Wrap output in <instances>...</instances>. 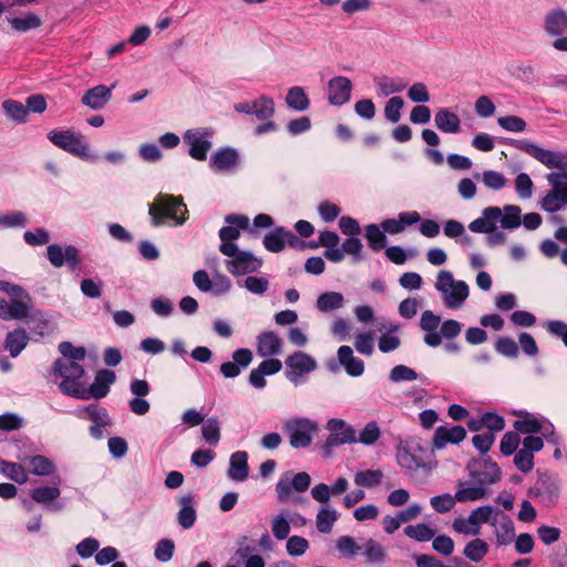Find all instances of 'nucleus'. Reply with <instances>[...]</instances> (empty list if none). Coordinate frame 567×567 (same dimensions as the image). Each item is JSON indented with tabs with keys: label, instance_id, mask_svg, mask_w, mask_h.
Instances as JSON below:
<instances>
[{
	"label": "nucleus",
	"instance_id": "5fc2aeb1",
	"mask_svg": "<svg viewBox=\"0 0 567 567\" xmlns=\"http://www.w3.org/2000/svg\"><path fill=\"white\" fill-rule=\"evenodd\" d=\"M382 478L383 473L380 470H365L355 474L354 483L359 486L371 488L378 486Z\"/></svg>",
	"mask_w": 567,
	"mask_h": 567
},
{
	"label": "nucleus",
	"instance_id": "ddd939ff",
	"mask_svg": "<svg viewBox=\"0 0 567 567\" xmlns=\"http://www.w3.org/2000/svg\"><path fill=\"white\" fill-rule=\"evenodd\" d=\"M330 431L322 449L324 456H329L334 447L343 444L357 443V431L342 419L332 417L327 423Z\"/></svg>",
	"mask_w": 567,
	"mask_h": 567
},
{
	"label": "nucleus",
	"instance_id": "f8f14e48",
	"mask_svg": "<svg viewBox=\"0 0 567 567\" xmlns=\"http://www.w3.org/2000/svg\"><path fill=\"white\" fill-rule=\"evenodd\" d=\"M48 140L56 147L80 158L89 157V144L81 133L72 130H52L48 133Z\"/></svg>",
	"mask_w": 567,
	"mask_h": 567
},
{
	"label": "nucleus",
	"instance_id": "dca6fc26",
	"mask_svg": "<svg viewBox=\"0 0 567 567\" xmlns=\"http://www.w3.org/2000/svg\"><path fill=\"white\" fill-rule=\"evenodd\" d=\"M230 257L225 261L227 270L233 276H244L258 271L262 266V259L256 257L252 252L247 250L236 251L234 255H226Z\"/></svg>",
	"mask_w": 567,
	"mask_h": 567
},
{
	"label": "nucleus",
	"instance_id": "6e6d98bb",
	"mask_svg": "<svg viewBox=\"0 0 567 567\" xmlns=\"http://www.w3.org/2000/svg\"><path fill=\"white\" fill-rule=\"evenodd\" d=\"M336 548L347 558H353L362 550L353 537L340 536L336 542Z\"/></svg>",
	"mask_w": 567,
	"mask_h": 567
},
{
	"label": "nucleus",
	"instance_id": "f257e3e1",
	"mask_svg": "<svg viewBox=\"0 0 567 567\" xmlns=\"http://www.w3.org/2000/svg\"><path fill=\"white\" fill-rule=\"evenodd\" d=\"M433 456V450L420 437H410L398 445L396 460L401 467L417 471L426 467Z\"/></svg>",
	"mask_w": 567,
	"mask_h": 567
},
{
	"label": "nucleus",
	"instance_id": "bf43d9fd",
	"mask_svg": "<svg viewBox=\"0 0 567 567\" xmlns=\"http://www.w3.org/2000/svg\"><path fill=\"white\" fill-rule=\"evenodd\" d=\"M59 351L62 354L61 359L78 362L84 360L86 350L84 347H74L69 341H63L59 344Z\"/></svg>",
	"mask_w": 567,
	"mask_h": 567
},
{
	"label": "nucleus",
	"instance_id": "052dcab7",
	"mask_svg": "<svg viewBox=\"0 0 567 567\" xmlns=\"http://www.w3.org/2000/svg\"><path fill=\"white\" fill-rule=\"evenodd\" d=\"M31 473L38 476H48L54 471L53 463L43 455H35L30 458Z\"/></svg>",
	"mask_w": 567,
	"mask_h": 567
},
{
	"label": "nucleus",
	"instance_id": "393cba45",
	"mask_svg": "<svg viewBox=\"0 0 567 567\" xmlns=\"http://www.w3.org/2000/svg\"><path fill=\"white\" fill-rule=\"evenodd\" d=\"M115 86L113 84L112 86H106L103 84L96 85L90 90H87L82 99L81 102L90 107L91 110L99 111L102 110L107 102L112 97V89Z\"/></svg>",
	"mask_w": 567,
	"mask_h": 567
},
{
	"label": "nucleus",
	"instance_id": "603ef678",
	"mask_svg": "<svg viewBox=\"0 0 567 567\" xmlns=\"http://www.w3.org/2000/svg\"><path fill=\"white\" fill-rule=\"evenodd\" d=\"M375 82L380 93L385 96L402 92L406 86L402 79H393L386 75L378 78Z\"/></svg>",
	"mask_w": 567,
	"mask_h": 567
},
{
	"label": "nucleus",
	"instance_id": "c85d7f7f",
	"mask_svg": "<svg viewBox=\"0 0 567 567\" xmlns=\"http://www.w3.org/2000/svg\"><path fill=\"white\" fill-rule=\"evenodd\" d=\"M185 141L189 144V155L197 161H205L207 153L212 147V142L198 132L187 131L185 134Z\"/></svg>",
	"mask_w": 567,
	"mask_h": 567
},
{
	"label": "nucleus",
	"instance_id": "a19ab883",
	"mask_svg": "<svg viewBox=\"0 0 567 567\" xmlns=\"http://www.w3.org/2000/svg\"><path fill=\"white\" fill-rule=\"evenodd\" d=\"M286 103L291 110L298 112L306 111L310 105L309 97L301 86H292L288 90Z\"/></svg>",
	"mask_w": 567,
	"mask_h": 567
},
{
	"label": "nucleus",
	"instance_id": "39448f33",
	"mask_svg": "<svg viewBox=\"0 0 567 567\" xmlns=\"http://www.w3.org/2000/svg\"><path fill=\"white\" fill-rule=\"evenodd\" d=\"M51 373L62 378L59 389L63 394L78 398L79 393H75V391H80L84 385L82 382L85 374L83 365L78 362L56 359L52 365Z\"/></svg>",
	"mask_w": 567,
	"mask_h": 567
},
{
	"label": "nucleus",
	"instance_id": "e433bc0d",
	"mask_svg": "<svg viewBox=\"0 0 567 567\" xmlns=\"http://www.w3.org/2000/svg\"><path fill=\"white\" fill-rule=\"evenodd\" d=\"M519 419L513 424L515 431L519 434H535L542 431L540 419L527 411L517 412Z\"/></svg>",
	"mask_w": 567,
	"mask_h": 567
},
{
	"label": "nucleus",
	"instance_id": "4d7b16f0",
	"mask_svg": "<svg viewBox=\"0 0 567 567\" xmlns=\"http://www.w3.org/2000/svg\"><path fill=\"white\" fill-rule=\"evenodd\" d=\"M31 498L39 504H47L60 496V488L56 486H40L31 489Z\"/></svg>",
	"mask_w": 567,
	"mask_h": 567
},
{
	"label": "nucleus",
	"instance_id": "338daca9",
	"mask_svg": "<svg viewBox=\"0 0 567 567\" xmlns=\"http://www.w3.org/2000/svg\"><path fill=\"white\" fill-rule=\"evenodd\" d=\"M431 506L437 512V513H447L450 512L456 503L455 495L452 496L449 493H444L441 495H435L431 497L430 499Z\"/></svg>",
	"mask_w": 567,
	"mask_h": 567
},
{
	"label": "nucleus",
	"instance_id": "9b49d317",
	"mask_svg": "<svg viewBox=\"0 0 567 567\" xmlns=\"http://www.w3.org/2000/svg\"><path fill=\"white\" fill-rule=\"evenodd\" d=\"M468 476L473 483L486 486L501 481L502 472L496 462L489 456L472 458L466 466Z\"/></svg>",
	"mask_w": 567,
	"mask_h": 567
},
{
	"label": "nucleus",
	"instance_id": "e2e57ef3",
	"mask_svg": "<svg viewBox=\"0 0 567 567\" xmlns=\"http://www.w3.org/2000/svg\"><path fill=\"white\" fill-rule=\"evenodd\" d=\"M519 443V434L516 431H508L501 440L499 451L504 456H509L516 453Z\"/></svg>",
	"mask_w": 567,
	"mask_h": 567
},
{
	"label": "nucleus",
	"instance_id": "79ce46f5",
	"mask_svg": "<svg viewBox=\"0 0 567 567\" xmlns=\"http://www.w3.org/2000/svg\"><path fill=\"white\" fill-rule=\"evenodd\" d=\"M4 114L17 123H25L28 121L29 111L24 104L16 100H6L2 103Z\"/></svg>",
	"mask_w": 567,
	"mask_h": 567
},
{
	"label": "nucleus",
	"instance_id": "423d86ee",
	"mask_svg": "<svg viewBox=\"0 0 567 567\" xmlns=\"http://www.w3.org/2000/svg\"><path fill=\"white\" fill-rule=\"evenodd\" d=\"M435 288L443 295L444 303L450 309L460 308L470 295L468 285L463 280H455L449 270L437 274Z\"/></svg>",
	"mask_w": 567,
	"mask_h": 567
},
{
	"label": "nucleus",
	"instance_id": "2eb2a0df",
	"mask_svg": "<svg viewBox=\"0 0 567 567\" xmlns=\"http://www.w3.org/2000/svg\"><path fill=\"white\" fill-rule=\"evenodd\" d=\"M286 378L298 384L302 374L310 373L318 368L317 361L308 353L303 351H295L289 354L286 360Z\"/></svg>",
	"mask_w": 567,
	"mask_h": 567
},
{
	"label": "nucleus",
	"instance_id": "c756f323",
	"mask_svg": "<svg viewBox=\"0 0 567 567\" xmlns=\"http://www.w3.org/2000/svg\"><path fill=\"white\" fill-rule=\"evenodd\" d=\"M281 346V339L274 331H264L257 337V352L260 357L279 354Z\"/></svg>",
	"mask_w": 567,
	"mask_h": 567
},
{
	"label": "nucleus",
	"instance_id": "5701e85b",
	"mask_svg": "<svg viewBox=\"0 0 567 567\" xmlns=\"http://www.w3.org/2000/svg\"><path fill=\"white\" fill-rule=\"evenodd\" d=\"M466 437V430L461 425L446 427L439 426L433 435V446L436 450L444 449L449 443L458 444Z\"/></svg>",
	"mask_w": 567,
	"mask_h": 567
},
{
	"label": "nucleus",
	"instance_id": "9d476101",
	"mask_svg": "<svg viewBox=\"0 0 567 567\" xmlns=\"http://www.w3.org/2000/svg\"><path fill=\"white\" fill-rule=\"evenodd\" d=\"M291 472H286L276 484V492L279 503H300L302 497L292 496V489L298 493L306 492L311 484V477L307 472H300L291 478Z\"/></svg>",
	"mask_w": 567,
	"mask_h": 567
},
{
	"label": "nucleus",
	"instance_id": "aec40b11",
	"mask_svg": "<svg viewBox=\"0 0 567 567\" xmlns=\"http://www.w3.org/2000/svg\"><path fill=\"white\" fill-rule=\"evenodd\" d=\"M353 85L347 76H334L328 82V101L330 105L342 106L350 101Z\"/></svg>",
	"mask_w": 567,
	"mask_h": 567
},
{
	"label": "nucleus",
	"instance_id": "a878e982",
	"mask_svg": "<svg viewBox=\"0 0 567 567\" xmlns=\"http://www.w3.org/2000/svg\"><path fill=\"white\" fill-rule=\"evenodd\" d=\"M501 217V208L488 206L482 210V216L470 223L468 229L477 234L492 233L496 228L497 218Z\"/></svg>",
	"mask_w": 567,
	"mask_h": 567
},
{
	"label": "nucleus",
	"instance_id": "0eeeda50",
	"mask_svg": "<svg viewBox=\"0 0 567 567\" xmlns=\"http://www.w3.org/2000/svg\"><path fill=\"white\" fill-rule=\"evenodd\" d=\"M225 223L228 224L219 229V251L223 255H234L238 251V246L234 243L240 236L241 229H248L251 235L257 236L258 231L255 228H249V218L245 215L229 214L225 217Z\"/></svg>",
	"mask_w": 567,
	"mask_h": 567
},
{
	"label": "nucleus",
	"instance_id": "a18cd8bd",
	"mask_svg": "<svg viewBox=\"0 0 567 567\" xmlns=\"http://www.w3.org/2000/svg\"><path fill=\"white\" fill-rule=\"evenodd\" d=\"M80 417L87 419L97 425H110L111 420L106 409L99 408L97 404H89L78 414Z\"/></svg>",
	"mask_w": 567,
	"mask_h": 567
},
{
	"label": "nucleus",
	"instance_id": "c03bdc74",
	"mask_svg": "<svg viewBox=\"0 0 567 567\" xmlns=\"http://www.w3.org/2000/svg\"><path fill=\"white\" fill-rule=\"evenodd\" d=\"M287 229L277 227L274 231L265 235L262 244L271 252H279L286 247Z\"/></svg>",
	"mask_w": 567,
	"mask_h": 567
},
{
	"label": "nucleus",
	"instance_id": "13d9d810",
	"mask_svg": "<svg viewBox=\"0 0 567 567\" xmlns=\"http://www.w3.org/2000/svg\"><path fill=\"white\" fill-rule=\"evenodd\" d=\"M175 551V543L171 538H162L156 543L154 557L161 563L169 561Z\"/></svg>",
	"mask_w": 567,
	"mask_h": 567
},
{
	"label": "nucleus",
	"instance_id": "20e7f679",
	"mask_svg": "<svg viewBox=\"0 0 567 567\" xmlns=\"http://www.w3.org/2000/svg\"><path fill=\"white\" fill-rule=\"evenodd\" d=\"M503 144L511 145L540 162L547 168L567 169V153L548 151L528 140L506 138Z\"/></svg>",
	"mask_w": 567,
	"mask_h": 567
},
{
	"label": "nucleus",
	"instance_id": "b1692460",
	"mask_svg": "<svg viewBox=\"0 0 567 567\" xmlns=\"http://www.w3.org/2000/svg\"><path fill=\"white\" fill-rule=\"evenodd\" d=\"M544 31L549 37H559L567 32V11L561 8L549 10L544 18Z\"/></svg>",
	"mask_w": 567,
	"mask_h": 567
},
{
	"label": "nucleus",
	"instance_id": "6e6552de",
	"mask_svg": "<svg viewBox=\"0 0 567 567\" xmlns=\"http://www.w3.org/2000/svg\"><path fill=\"white\" fill-rule=\"evenodd\" d=\"M319 430L318 423L308 417H295L284 424V431L289 436L293 449H306L312 443V435Z\"/></svg>",
	"mask_w": 567,
	"mask_h": 567
},
{
	"label": "nucleus",
	"instance_id": "bb28decb",
	"mask_svg": "<svg viewBox=\"0 0 567 567\" xmlns=\"http://www.w3.org/2000/svg\"><path fill=\"white\" fill-rule=\"evenodd\" d=\"M339 364H341L347 374L358 378L364 372V362L358 357H354L353 350L350 346H341L337 352Z\"/></svg>",
	"mask_w": 567,
	"mask_h": 567
},
{
	"label": "nucleus",
	"instance_id": "6ab92c4d",
	"mask_svg": "<svg viewBox=\"0 0 567 567\" xmlns=\"http://www.w3.org/2000/svg\"><path fill=\"white\" fill-rule=\"evenodd\" d=\"M240 165V156L236 148L230 146L219 147L209 159V167L216 172H233Z\"/></svg>",
	"mask_w": 567,
	"mask_h": 567
},
{
	"label": "nucleus",
	"instance_id": "0e129e2a",
	"mask_svg": "<svg viewBox=\"0 0 567 567\" xmlns=\"http://www.w3.org/2000/svg\"><path fill=\"white\" fill-rule=\"evenodd\" d=\"M495 350L507 358H517L519 353L517 343L511 337H499L495 342Z\"/></svg>",
	"mask_w": 567,
	"mask_h": 567
},
{
	"label": "nucleus",
	"instance_id": "72a5a7b5",
	"mask_svg": "<svg viewBox=\"0 0 567 567\" xmlns=\"http://www.w3.org/2000/svg\"><path fill=\"white\" fill-rule=\"evenodd\" d=\"M194 497L192 494L185 495L179 499L182 505L177 513V522L184 529H189L196 522V509L193 506Z\"/></svg>",
	"mask_w": 567,
	"mask_h": 567
},
{
	"label": "nucleus",
	"instance_id": "3c124183",
	"mask_svg": "<svg viewBox=\"0 0 567 567\" xmlns=\"http://www.w3.org/2000/svg\"><path fill=\"white\" fill-rule=\"evenodd\" d=\"M488 549L489 547L485 540L475 538L466 544L463 553L470 560L480 563L488 553Z\"/></svg>",
	"mask_w": 567,
	"mask_h": 567
},
{
	"label": "nucleus",
	"instance_id": "473e14b6",
	"mask_svg": "<svg viewBox=\"0 0 567 567\" xmlns=\"http://www.w3.org/2000/svg\"><path fill=\"white\" fill-rule=\"evenodd\" d=\"M344 306V297L341 292L326 291L318 296L316 307L320 312L329 313Z\"/></svg>",
	"mask_w": 567,
	"mask_h": 567
},
{
	"label": "nucleus",
	"instance_id": "680f3d73",
	"mask_svg": "<svg viewBox=\"0 0 567 567\" xmlns=\"http://www.w3.org/2000/svg\"><path fill=\"white\" fill-rule=\"evenodd\" d=\"M389 379L391 382L398 383L402 381H413L421 378L410 367H406L404 364H398L391 370ZM422 379L425 380V378Z\"/></svg>",
	"mask_w": 567,
	"mask_h": 567
},
{
	"label": "nucleus",
	"instance_id": "1a4fd4ad",
	"mask_svg": "<svg viewBox=\"0 0 567 567\" xmlns=\"http://www.w3.org/2000/svg\"><path fill=\"white\" fill-rule=\"evenodd\" d=\"M547 181L551 189L542 198L540 208L553 214L567 204V172L549 173Z\"/></svg>",
	"mask_w": 567,
	"mask_h": 567
},
{
	"label": "nucleus",
	"instance_id": "4468645a",
	"mask_svg": "<svg viewBox=\"0 0 567 567\" xmlns=\"http://www.w3.org/2000/svg\"><path fill=\"white\" fill-rule=\"evenodd\" d=\"M559 495V480L549 474L539 475L536 484L528 489L529 497L538 498L546 506L555 505L558 502Z\"/></svg>",
	"mask_w": 567,
	"mask_h": 567
},
{
	"label": "nucleus",
	"instance_id": "f704fd0d",
	"mask_svg": "<svg viewBox=\"0 0 567 567\" xmlns=\"http://www.w3.org/2000/svg\"><path fill=\"white\" fill-rule=\"evenodd\" d=\"M515 528L512 518L502 511L496 524V543L498 546L508 545L514 540Z\"/></svg>",
	"mask_w": 567,
	"mask_h": 567
},
{
	"label": "nucleus",
	"instance_id": "774afa93",
	"mask_svg": "<svg viewBox=\"0 0 567 567\" xmlns=\"http://www.w3.org/2000/svg\"><path fill=\"white\" fill-rule=\"evenodd\" d=\"M103 285V281L100 279L85 278L81 281L80 289L85 297L97 299L102 296Z\"/></svg>",
	"mask_w": 567,
	"mask_h": 567
},
{
	"label": "nucleus",
	"instance_id": "8fccbe9b",
	"mask_svg": "<svg viewBox=\"0 0 567 567\" xmlns=\"http://www.w3.org/2000/svg\"><path fill=\"white\" fill-rule=\"evenodd\" d=\"M202 435L208 444H218L220 440V422L217 416H212L203 422Z\"/></svg>",
	"mask_w": 567,
	"mask_h": 567
},
{
	"label": "nucleus",
	"instance_id": "7c9ffc66",
	"mask_svg": "<svg viewBox=\"0 0 567 567\" xmlns=\"http://www.w3.org/2000/svg\"><path fill=\"white\" fill-rule=\"evenodd\" d=\"M434 123L437 130L443 133L455 134L461 131V120L450 109H440L435 113Z\"/></svg>",
	"mask_w": 567,
	"mask_h": 567
},
{
	"label": "nucleus",
	"instance_id": "f3484780",
	"mask_svg": "<svg viewBox=\"0 0 567 567\" xmlns=\"http://www.w3.org/2000/svg\"><path fill=\"white\" fill-rule=\"evenodd\" d=\"M115 380L116 375L114 371L109 369H101L96 372L94 382L87 389L82 386L80 391H75V393H79L76 399H103L109 394L110 386L115 382Z\"/></svg>",
	"mask_w": 567,
	"mask_h": 567
},
{
	"label": "nucleus",
	"instance_id": "37998d69",
	"mask_svg": "<svg viewBox=\"0 0 567 567\" xmlns=\"http://www.w3.org/2000/svg\"><path fill=\"white\" fill-rule=\"evenodd\" d=\"M364 230L368 245L373 251H380L385 248L386 236L383 229L381 230V226L377 224H369L365 226Z\"/></svg>",
	"mask_w": 567,
	"mask_h": 567
},
{
	"label": "nucleus",
	"instance_id": "412c9836",
	"mask_svg": "<svg viewBox=\"0 0 567 567\" xmlns=\"http://www.w3.org/2000/svg\"><path fill=\"white\" fill-rule=\"evenodd\" d=\"M441 323V317L433 311L425 310L422 312L419 326L425 332L423 340L426 346L436 348L442 343V336L437 331Z\"/></svg>",
	"mask_w": 567,
	"mask_h": 567
},
{
	"label": "nucleus",
	"instance_id": "ea45409f",
	"mask_svg": "<svg viewBox=\"0 0 567 567\" xmlns=\"http://www.w3.org/2000/svg\"><path fill=\"white\" fill-rule=\"evenodd\" d=\"M339 516V513L329 505L321 507L316 517L317 529L322 534H329Z\"/></svg>",
	"mask_w": 567,
	"mask_h": 567
},
{
	"label": "nucleus",
	"instance_id": "2f4dec72",
	"mask_svg": "<svg viewBox=\"0 0 567 567\" xmlns=\"http://www.w3.org/2000/svg\"><path fill=\"white\" fill-rule=\"evenodd\" d=\"M502 514V511L493 507L492 505H483L468 515L470 525H474L475 528L480 529V525L483 523H488L493 526H496L498 523V516Z\"/></svg>",
	"mask_w": 567,
	"mask_h": 567
},
{
	"label": "nucleus",
	"instance_id": "09e8293b",
	"mask_svg": "<svg viewBox=\"0 0 567 567\" xmlns=\"http://www.w3.org/2000/svg\"><path fill=\"white\" fill-rule=\"evenodd\" d=\"M360 551L370 564H381L384 560L385 553L381 544L374 539H369L364 543Z\"/></svg>",
	"mask_w": 567,
	"mask_h": 567
},
{
	"label": "nucleus",
	"instance_id": "4c0bfd02",
	"mask_svg": "<svg viewBox=\"0 0 567 567\" xmlns=\"http://www.w3.org/2000/svg\"><path fill=\"white\" fill-rule=\"evenodd\" d=\"M522 209L516 205H505L501 208V217L497 218V221L501 223L502 228L504 229H516L522 224Z\"/></svg>",
	"mask_w": 567,
	"mask_h": 567
},
{
	"label": "nucleus",
	"instance_id": "4be33fe9",
	"mask_svg": "<svg viewBox=\"0 0 567 567\" xmlns=\"http://www.w3.org/2000/svg\"><path fill=\"white\" fill-rule=\"evenodd\" d=\"M233 361L224 362L220 365V373L227 379H234L241 373L252 361L254 354L250 349L239 348L233 352Z\"/></svg>",
	"mask_w": 567,
	"mask_h": 567
},
{
	"label": "nucleus",
	"instance_id": "7ed1b4c3",
	"mask_svg": "<svg viewBox=\"0 0 567 567\" xmlns=\"http://www.w3.org/2000/svg\"><path fill=\"white\" fill-rule=\"evenodd\" d=\"M503 144L511 145L540 162L547 168L567 169V153L548 151L528 140L506 138Z\"/></svg>",
	"mask_w": 567,
	"mask_h": 567
},
{
	"label": "nucleus",
	"instance_id": "864d4df0",
	"mask_svg": "<svg viewBox=\"0 0 567 567\" xmlns=\"http://www.w3.org/2000/svg\"><path fill=\"white\" fill-rule=\"evenodd\" d=\"M29 301L23 298H14L11 303H8V309L4 313V320L8 319H24L28 318Z\"/></svg>",
	"mask_w": 567,
	"mask_h": 567
},
{
	"label": "nucleus",
	"instance_id": "c9c22d12",
	"mask_svg": "<svg viewBox=\"0 0 567 567\" xmlns=\"http://www.w3.org/2000/svg\"><path fill=\"white\" fill-rule=\"evenodd\" d=\"M29 336L24 329H16L6 336L4 349L9 351L12 358L18 357L21 351L27 347Z\"/></svg>",
	"mask_w": 567,
	"mask_h": 567
},
{
	"label": "nucleus",
	"instance_id": "f03ea898",
	"mask_svg": "<svg viewBox=\"0 0 567 567\" xmlns=\"http://www.w3.org/2000/svg\"><path fill=\"white\" fill-rule=\"evenodd\" d=\"M187 208L182 197L159 194L155 203L148 205V215L154 227L162 226L166 218L174 219L176 225H183L186 220Z\"/></svg>",
	"mask_w": 567,
	"mask_h": 567
},
{
	"label": "nucleus",
	"instance_id": "cd10ccee",
	"mask_svg": "<svg viewBox=\"0 0 567 567\" xmlns=\"http://www.w3.org/2000/svg\"><path fill=\"white\" fill-rule=\"evenodd\" d=\"M249 475L248 453L237 451L229 458L227 476L235 482H244Z\"/></svg>",
	"mask_w": 567,
	"mask_h": 567
},
{
	"label": "nucleus",
	"instance_id": "a211bd4d",
	"mask_svg": "<svg viewBox=\"0 0 567 567\" xmlns=\"http://www.w3.org/2000/svg\"><path fill=\"white\" fill-rule=\"evenodd\" d=\"M238 113L254 114L260 121L269 120L275 114V102L271 97L261 95L251 102H240L234 105Z\"/></svg>",
	"mask_w": 567,
	"mask_h": 567
},
{
	"label": "nucleus",
	"instance_id": "49530a36",
	"mask_svg": "<svg viewBox=\"0 0 567 567\" xmlns=\"http://www.w3.org/2000/svg\"><path fill=\"white\" fill-rule=\"evenodd\" d=\"M9 23L11 24L12 29L18 32H28L39 28L42 21L35 13L28 12L24 17H14L9 19Z\"/></svg>",
	"mask_w": 567,
	"mask_h": 567
},
{
	"label": "nucleus",
	"instance_id": "58836bf2",
	"mask_svg": "<svg viewBox=\"0 0 567 567\" xmlns=\"http://www.w3.org/2000/svg\"><path fill=\"white\" fill-rule=\"evenodd\" d=\"M486 496V488L482 485L476 484L475 486H468L464 482L458 483V488L455 493L456 502H474L482 499Z\"/></svg>",
	"mask_w": 567,
	"mask_h": 567
},
{
	"label": "nucleus",
	"instance_id": "69168bd1",
	"mask_svg": "<svg viewBox=\"0 0 567 567\" xmlns=\"http://www.w3.org/2000/svg\"><path fill=\"white\" fill-rule=\"evenodd\" d=\"M404 101L401 96L391 97L384 107V116L391 123H398L401 118V110Z\"/></svg>",
	"mask_w": 567,
	"mask_h": 567
},
{
	"label": "nucleus",
	"instance_id": "de8ad7c7",
	"mask_svg": "<svg viewBox=\"0 0 567 567\" xmlns=\"http://www.w3.org/2000/svg\"><path fill=\"white\" fill-rule=\"evenodd\" d=\"M436 530L431 528L425 523H420L416 525H408L404 528V534L416 542H429L435 536Z\"/></svg>",
	"mask_w": 567,
	"mask_h": 567
}]
</instances>
